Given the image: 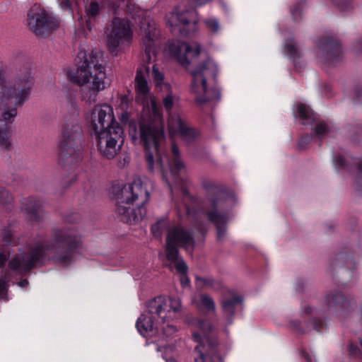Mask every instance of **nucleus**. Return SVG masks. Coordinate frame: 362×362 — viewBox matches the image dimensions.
Returning a JSON list of instances; mask_svg holds the SVG:
<instances>
[{
  "label": "nucleus",
  "instance_id": "obj_1",
  "mask_svg": "<svg viewBox=\"0 0 362 362\" xmlns=\"http://www.w3.org/2000/svg\"><path fill=\"white\" fill-rule=\"evenodd\" d=\"M81 245L80 237L71 228H53L51 240L42 236L36 237L25 247L17 252L4 249L0 252V267L8 262V271L0 274V298H5L8 283L13 275L23 276L38 263L47 259L61 266H68L75 260L76 250Z\"/></svg>",
  "mask_w": 362,
  "mask_h": 362
},
{
  "label": "nucleus",
  "instance_id": "obj_2",
  "mask_svg": "<svg viewBox=\"0 0 362 362\" xmlns=\"http://www.w3.org/2000/svg\"><path fill=\"white\" fill-rule=\"evenodd\" d=\"M33 87L30 72L28 70L11 73L0 67V147L11 146V127L8 124L17 116V109L29 98Z\"/></svg>",
  "mask_w": 362,
  "mask_h": 362
},
{
  "label": "nucleus",
  "instance_id": "obj_3",
  "mask_svg": "<svg viewBox=\"0 0 362 362\" xmlns=\"http://www.w3.org/2000/svg\"><path fill=\"white\" fill-rule=\"evenodd\" d=\"M87 122L94 132L101 154L107 159L113 158L120 151L124 138L123 129L115 120L112 107L95 105L88 113Z\"/></svg>",
  "mask_w": 362,
  "mask_h": 362
},
{
  "label": "nucleus",
  "instance_id": "obj_4",
  "mask_svg": "<svg viewBox=\"0 0 362 362\" xmlns=\"http://www.w3.org/2000/svg\"><path fill=\"white\" fill-rule=\"evenodd\" d=\"M150 113L155 119L159 121L158 123L141 122L138 127L134 124H131L129 134L135 144H143L146 151L148 168L153 170L155 165L158 168H163V167L162 153L164 151L165 137L163 125V115L161 114V118H159L152 112Z\"/></svg>",
  "mask_w": 362,
  "mask_h": 362
},
{
  "label": "nucleus",
  "instance_id": "obj_5",
  "mask_svg": "<svg viewBox=\"0 0 362 362\" xmlns=\"http://www.w3.org/2000/svg\"><path fill=\"white\" fill-rule=\"evenodd\" d=\"M115 195L116 213L123 222L136 223L143 219L146 214L144 204L149 199V192L141 179L116 187Z\"/></svg>",
  "mask_w": 362,
  "mask_h": 362
},
{
  "label": "nucleus",
  "instance_id": "obj_6",
  "mask_svg": "<svg viewBox=\"0 0 362 362\" xmlns=\"http://www.w3.org/2000/svg\"><path fill=\"white\" fill-rule=\"evenodd\" d=\"M78 57L83 59V62L76 70L68 71L70 79L97 92L105 89L110 81L107 78L102 54L91 52L86 54L85 52H80Z\"/></svg>",
  "mask_w": 362,
  "mask_h": 362
},
{
  "label": "nucleus",
  "instance_id": "obj_7",
  "mask_svg": "<svg viewBox=\"0 0 362 362\" xmlns=\"http://www.w3.org/2000/svg\"><path fill=\"white\" fill-rule=\"evenodd\" d=\"M181 311V303L178 298L158 296L147 304L146 310L136 321V328L144 336L153 333L159 329L158 319L162 323L173 320Z\"/></svg>",
  "mask_w": 362,
  "mask_h": 362
},
{
  "label": "nucleus",
  "instance_id": "obj_8",
  "mask_svg": "<svg viewBox=\"0 0 362 362\" xmlns=\"http://www.w3.org/2000/svg\"><path fill=\"white\" fill-rule=\"evenodd\" d=\"M72 116L66 118L62 127L58 141V157L61 163L72 162L79 151L82 128L77 119L75 102L70 101Z\"/></svg>",
  "mask_w": 362,
  "mask_h": 362
},
{
  "label": "nucleus",
  "instance_id": "obj_9",
  "mask_svg": "<svg viewBox=\"0 0 362 362\" xmlns=\"http://www.w3.org/2000/svg\"><path fill=\"white\" fill-rule=\"evenodd\" d=\"M216 73V64L211 59H208L192 71L189 90L197 104L203 105L219 100V91L212 88L209 83V78L215 76Z\"/></svg>",
  "mask_w": 362,
  "mask_h": 362
},
{
  "label": "nucleus",
  "instance_id": "obj_10",
  "mask_svg": "<svg viewBox=\"0 0 362 362\" xmlns=\"http://www.w3.org/2000/svg\"><path fill=\"white\" fill-rule=\"evenodd\" d=\"M214 331L212 323L206 320H198L194 325L193 339L198 344L195 347V362H219L218 342L210 335Z\"/></svg>",
  "mask_w": 362,
  "mask_h": 362
},
{
  "label": "nucleus",
  "instance_id": "obj_11",
  "mask_svg": "<svg viewBox=\"0 0 362 362\" xmlns=\"http://www.w3.org/2000/svg\"><path fill=\"white\" fill-rule=\"evenodd\" d=\"M194 245L192 234L187 229L176 226L168 231L166 238L167 258L172 262L181 275L186 274L187 267L185 261L178 255L177 246H182L191 252Z\"/></svg>",
  "mask_w": 362,
  "mask_h": 362
},
{
  "label": "nucleus",
  "instance_id": "obj_12",
  "mask_svg": "<svg viewBox=\"0 0 362 362\" xmlns=\"http://www.w3.org/2000/svg\"><path fill=\"white\" fill-rule=\"evenodd\" d=\"M132 37L130 22L126 18L116 17L106 30V44L109 50L116 54L131 43Z\"/></svg>",
  "mask_w": 362,
  "mask_h": 362
},
{
  "label": "nucleus",
  "instance_id": "obj_13",
  "mask_svg": "<svg viewBox=\"0 0 362 362\" xmlns=\"http://www.w3.org/2000/svg\"><path fill=\"white\" fill-rule=\"evenodd\" d=\"M149 74V69L142 67L137 70L134 79L136 100L143 105L144 109H147L148 112H152L155 116L161 118V110L158 107L154 96L150 91L147 81Z\"/></svg>",
  "mask_w": 362,
  "mask_h": 362
},
{
  "label": "nucleus",
  "instance_id": "obj_14",
  "mask_svg": "<svg viewBox=\"0 0 362 362\" xmlns=\"http://www.w3.org/2000/svg\"><path fill=\"white\" fill-rule=\"evenodd\" d=\"M172 153L173 158L171 162L169 161L165 155L162 153V156L163 158V168H160L163 171V178L168 184L171 192L180 189L182 194H186V189L182 185L180 186L181 179L173 173L172 169L173 165H174L175 168L179 171L185 168L183 163L179 158L180 152L178 147L175 144H173L172 145Z\"/></svg>",
  "mask_w": 362,
  "mask_h": 362
},
{
  "label": "nucleus",
  "instance_id": "obj_15",
  "mask_svg": "<svg viewBox=\"0 0 362 362\" xmlns=\"http://www.w3.org/2000/svg\"><path fill=\"white\" fill-rule=\"evenodd\" d=\"M159 32L156 28V23L150 17H145L140 23V35L144 46L146 62H154L156 57L155 44Z\"/></svg>",
  "mask_w": 362,
  "mask_h": 362
},
{
  "label": "nucleus",
  "instance_id": "obj_16",
  "mask_svg": "<svg viewBox=\"0 0 362 362\" xmlns=\"http://www.w3.org/2000/svg\"><path fill=\"white\" fill-rule=\"evenodd\" d=\"M28 25L30 30L37 35L45 36L50 30L57 27L47 12L38 6H33L28 15Z\"/></svg>",
  "mask_w": 362,
  "mask_h": 362
},
{
  "label": "nucleus",
  "instance_id": "obj_17",
  "mask_svg": "<svg viewBox=\"0 0 362 362\" xmlns=\"http://www.w3.org/2000/svg\"><path fill=\"white\" fill-rule=\"evenodd\" d=\"M169 52L181 64L187 66L193 58L197 57L200 52L201 47L197 42L189 45L185 42H173L169 46Z\"/></svg>",
  "mask_w": 362,
  "mask_h": 362
},
{
  "label": "nucleus",
  "instance_id": "obj_18",
  "mask_svg": "<svg viewBox=\"0 0 362 362\" xmlns=\"http://www.w3.org/2000/svg\"><path fill=\"white\" fill-rule=\"evenodd\" d=\"M167 24L175 30L180 25H186L191 23H196L198 21L197 13L194 9H185L175 7L165 16Z\"/></svg>",
  "mask_w": 362,
  "mask_h": 362
},
{
  "label": "nucleus",
  "instance_id": "obj_19",
  "mask_svg": "<svg viewBox=\"0 0 362 362\" xmlns=\"http://www.w3.org/2000/svg\"><path fill=\"white\" fill-rule=\"evenodd\" d=\"M342 53L339 42L332 37H324L317 44V57L320 62L327 63L339 57Z\"/></svg>",
  "mask_w": 362,
  "mask_h": 362
},
{
  "label": "nucleus",
  "instance_id": "obj_20",
  "mask_svg": "<svg viewBox=\"0 0 362 362\" xmlns=\"http://www.w3.org/2000/svg\"><path fill=\"white\" fill-rule=\"evenodd\" d=\"M168 124L171 134L179 135L184 139L190 140L198 135L194 129L187 127L178 114L170 113Z\"/></svg>",
  "mask_w": 362,
  "mask_h": 362
},
{
  "label": "nucleus",
  "instance_id": "obj_21",
  "mask_svg": "<svg viewBox=\"0 0 362 362\" xmlns=\"http://www.w3.org/2000/svg\"><path fill=\"white\" fill-rule=\"evenodd\" d=\"M327 305L330 308H334L339 315H344L355 308L354 300L346 298L340 293L329 294L326 297Z\"/></svg>",
  "mask_w": 362,
  "mask_h": 362
},
{
  "label": "nucleus",
  "instance_id": "obj_22",
  "mask_svg": "<svg viewBox=\"0 0 362 362\" xmlns=\"http://www.w3.org/2000/svg\"><path fill=\"white\" fill-rule=\"evenodd\" d=\"M23 207L31 222L39 221L44 217L42 202L34 198H28L23 202Z\"/></svg>",
  "mask_w": 362,
  "mask_h": 362
},
{
  "label": "nucleus",
  "instance_id": "obj_23",
  "mask_svg": "<svg viewBox=\"0 0 362 362\" xmlns=\"http://www.w3.org/2000/svg\"><path fill=\"white\" fill-rule=\"evenodd\" d=\"M162 93L163 105L166 112L170 115L172 113L173 109L177 105L180 97L173 91L169 83H163V87L160 90Z\"/></svg>",
  "mask_w": 362,
  "mask_h": 362
},
{
  "label": "nucleus",
  "instance_id": "obj_24",
  "mask_svg": "<svg viewBox=\"0 0 362 362\" xmlns=\"http://www.w3.org/2000/svg\"><path fill=\"white\" fill-rule=\"evenodd\" d=\"M243 298L236 294H232L230 298H225L221 301V309L227 317L228 324L232 322L231 317L235 315L237 308L241 305Z\"/></svg>",
  "mask_w": 362,
  "mask_h": 362
},
{
  "label": "nucleus",
  "instance_id": "obj_25",
  "mask_svg": "<svg viewBox=\"0 0 362 362\" xmlns=\"http://www.w3.org/2000/svg\"><path fill=\"white\" fill-rule=\"evenodd\" d=\"M104 6L102 2L97 0H87L85 6V18L89 30H91L90 24L95 21L103 13Z\"/></svg>",
  "mask_w": 362,
  "mask_h": 362
},
{
  "label": "nucleus",
  "instance_id": "obj_26",
  "mask_svg": "<svg viewBox=\"0 0 362 362\" xmlns=\"http://www.w3.org/2000/svg\"><path fill=\"white\" fill-rule=\"evenodd\" d=\"M193 303L199 310L206 314L214 313L216 310L214 300L207 294L197 295L193 299Z\"/></svg>",
  "mask_w": 362,
  "mask_h": 362
},
{
  "label": "nucleus",
  "instance_id": "obj_27",
  "mask_svg": "<svg viewBox=\"0 0 362 362\" xmlns=\"http://www.w3.org/2000/svg\"><path fill=\"white\" fill-rule=\"evenodd\" d=\"M209 219L213 222L217 228V236L219 240L224 238L226 235V228L224 225L227 221V217L225 215L218 213L216 211H211L208 213Z\"/></svg>",
  "mask_w": 362,
  "mask_h": 362
},
{
  "label": "nucleus",
  "instance_id": "obj_28",
  "mask_svg": "<svg viewBox=\"0 0 362 362\" xmlns=\"http://www.w3.org/2000/svg\"><path fill=\"white\" fill-rule=\"evenodd\" d=\"M295 114L296 117H300L304 120V124H310V122L314 119L313 113L311 110H310L308 106L303 103L296 105Z\"/></svg>",
  "mask_w": 362,
  "mask_h": 362
},
{
  "label": "nucleus",
  "instance_id": "obj_29",
  "mask_svg": "<svg viewBox=\"0 0 362 362\" xmlns=\"http://www.w3.org/2000/svg\"><path fill=\"white\" fill-rule=\"evenodd\" d=\"M197 284L202 288H211L218 291L222 288V284L211 277H197Z\"/></svg>",
  "mask_w": 362,
  "mask_h": 362
},
{
  "label": "nucleus",
  "instance_id": "obj_30",
  "mask_svg": "<svg viewBox=\"0 0 362 362\" xmlns=\"http://www.w3.org/2000/svg\"><path fill=\"white\" fill-rule=\"evenodd\" d=\"M1 236L3 241L8 245L14 246L18 243L15 231L10 227L2 230Z\"/></svg>",
  "mask_w": 362,
  "mask_h": 362
},
{
  "label": "nucleus",
  "instance_id": "obj_31",
  "mask_svg": "<svg viewBox=\"0 0 362 362\" xmlns=\"http://www.w3.org/2000/svg\"><path fill=\"white\" fill-rule=\"evenodd\" d=\"M150 75L151 76L153 80L154 81L156 87L159 88L160 90H161V87H163V83H166L163 81V73L159 70L156 64H153L151 72H149L148 76Z\"/></svg>",
  "mask_w": 362,
  "mask_h": 362
},
{
  "label": "nucleus",
  "instance_id": "obj_32",
  "mask_svg": "<svg viewBox=\"0 0 362 362\" xmlns=\"http://www.w3.org/2000/svg\"><path fill=\"white\" fill-rule=\"evenodd\" d=\"M168 223L165 218L158 221L151 227V230L155 237L160 238L163 230L167 226Z\"/></svg>",
  "mask_w": 362,
  "mask_h": 362
},
{
  "label": "nucleus",
  "instance_id": "obj_33",
  "mask_svg": "<svg viewBox=\"0 0 362 362\" xmlns=\"http://www.w3.org/2000/svg\"><path fill=\"white\" fill-rule=\"evenodd\" d=\"M284 52L291 58H294L296 56H298V48L295 46L293 42H288L285 44Z\"/></svg>",
  "mask_w": 362,
  "mask_h": 362
},
{
  "label": "nucleus",
  "instance_id": "obj_34",
  "mask_svg": "<svg viewBox=\"0 0 362 362\" xmlns=\"http://www.w3.org/2000/svg\"><path fill=\"white\" fill-rule=\"evenodd\" d=\"M13 200L12 196L4 187H0V204H10Z\"/></svg>",
  "mask_w": 362,
  "mask_h": 362
},
{
  "label": "nucleus",
  "instance_id": "obj_35",
  "mask_svg": "<svg viewBox=\"0 0 362 362\" xmlns=\"http://www.w3.org/2000/svg\"><path fill=\"white\" fill-rule=\"evenodd\" d=\"M315 132L319 137H323L329 132V127L325 123L320 122L315 128Z\"/></svg>",
  "mask_w": 362,
  "mask_h": 362
},
{
  "label": "nucleus",
  "instance_id": "obj_36",
  "mask_svg": "<svg viewBox=\"0 0 362 362\" xmlns=\"http://www.w3.org/2000/svg\"><path fill=\"white\" fill-rule=\"evenodd\" d=\"M205 24L207 28L213 33H216L219 30L218 21L215 18H209L205 21Z\"/></svg>",
  "mask_w": 362,
  "mask_h": 362
},
{
  "label": "nucleus",
  "instance_id": "obj_37",
  "mask_svg": "<svg viewBox=\"0 0 362 362\" xmlns=\"http://www.w3.org/2000/svg\"><path fill=\"white\" fill-rule=\"evenodd\" d=\"M160 329H162L163 334L167 337H172L177 332L176 327L172 324H167L160 327Z\"/></svg>",
  "mask_w": 362,
  "mask_h": 362
},
{
  "label": "nucleus",
  "instance_id": "obj_38",
  "mask_svg": "<svg viewBox=\"0 0 362 362\" xmlns=\"http://www.w3.org/2000/svg\"><path fill=\"white\" fill-rule=\"evenodd\" d=\"M172 349L171 347L170 346H163V347H158L157 348V351L158 352H161V353H163L164 354H163V358H165V360L166 361V362H177L174 359H172V358H166V353L169 351H171Z\"/></svg>",
  "mask_w": 362,
  "mask_h": 362
},
{
  "label": "nucleus",
  "instance_id": "obj_39",
  "mask_svg": "<svg viewBox=\"0 0 362 362\" xmlns=\"http://www.w3.org/2000/svg\"><path fill=\"white\" fill-rule=\"evenodd\" d=\"M349 351L350 354L353 356H358L361 354L360 349L354 344H350L349 346Z\"/></svg>",
  "mask_w": 362,
  "mask_h": 362
},
{
  "label": "nucleus",
  "instance_id": "obj_40",
  "mask_svg": "<svg viewBox=\"0 0 362 362\" xmlns=\"http://www.w3.org/2000/svg\"><path fill=\"white\" fill-rule=\"evenodd\" d=\"M356 183L362 189V163L358 166V174L356 178Z\"/></svg>",
  "mask_w": 362,
  "mask_h": 362
},
{
  "label": "nucleus",
  "instance_id": "obj_41",
  "mask_svg": "<svg viewBox=\"0 0 362 362\" xmlns=\"http://www.w3.org/2000/svg\"><path fill=\"white\" fill-rule=\"evenodd\" d=\"M334 162L336 165H338L339 166H344V158L342 156H337L334 158Z\"/></svg>",
  "mask_w": 362,
  "mask_h": 362
},
{
  "label": "nucleus",
  "instance_id": "obj_42",
  "mask_svg": "<svg viewBox=\"0 0 362 362\" xmlns=\"http://www.w3.org/2000/svg\"><path fill=\"white\" fill-rule=\"evenodd\" d=\"M180 282L183 287H186L189 284V280L186 276V274L181 275L180 276Z\"/></svg>",
  "mask_w": 362,
  "mask_h": 362
},
{
  "label": "nucleus",
  "instance_id": "obj_43",
  "mask_svg": "<svg viewBox=\"0 0 362 362\" xmlns=\"http://www.w3.org/2000/svg\"><path fill=\"white\" fill-rule=\"evenodd\" d=\"M356 51L358 52H362V40L358 41L355 45Z\"/></svg>",
  "mask_w": 362,
  "mask_h": 362
},
{
  "label": "nucleus",
  "instance_id": "obj_44",
  "mask_svg": "<svg viewBox=\"0 0 362 362\" xmlns=\"http://www.w3.org/2000/svg\"><path fill=\"white\" fill-rule=\"evenodd\" d=\"M310 140L311 137L310 136H304L300 139L299 145L303 146L304 143L309 142Z\"/></svg>",
  "mask_w": 362,
  "mask_h": 362
},
{
  "label": "nucleus",
  "instance_id": "obj_45",
  "mask_svg": "<svg viewBox=\"0 0 362 362\" xmlns=\"http://www.w3.org/2000/svg\"><path fill=\"white\" fill-rule=\"evenodd\" d=\"M28 284V281L26 279H24L20 282L18 283V285L21 287H25Z\"/></svg>",
  "mask_w": 362,
  "mask_h": 362
},
{
  "label": "nucleus",
  "instance_id": "obj_46",
  "mask_svg": "<svg viewBox=\"0 0 362 362\" xmlns=\"http://www.w3.org/2000/svg\"><path fill=\"white\" fill-rule=\"evenodd\" d=\"M63 1H64L63 3V6H62V8H69V6H70V4H69V1L68 0H63Z\"/></svg>",
  "mask_w": 362,
  "mask_h": 362
},
{
  "label": "nucleus",
  "instance_id": "obj_47",
  "mask_svg": "<svg viewBox=\"0 0 362 362\" xmlns=\"http://www.w3.org/2000/svg\"><path fill=\"white\" fill-rule=\"evenodd\" d=\"M211 205L212 207L216 208L218 205V200L216 199H214L211 201Z\"/></svg>",
  "mask_w": 362,
  "mask_h": 362
},
{
  "label": "nucleus",
  "instance_id": "obj_48",
  "mask_svg": "<svg viewBox=\"0 0 362 362\" xmlns=\"http://www.w3.org/2000/svg\"><path fill=\"white\" fill-rule=\"evenodd\" d=\"M195 2H197L198 4L202 5L204 4L210 0H194Z\"/></svg>",
  "mask_w": 362,
  "mask_h": 362
},
{
  "label": "nucleus",
  "instance_id": "obj_49",
  "mask_svg": "<svg viewBox=\"0 0 362 362\" xmlns=\"http://www.w3.org/2000/svg\"><path fill=\"white\" fill-rule=\"evenodd\" d=\"M296 12H297L296 11H292V15L293 16H295Z\"/></svg>",
  "mask_w": 362,
  "mask_h": 362
},
{
  "label": "nucleus",
  "instance_id": "obj_50",
  "mask_svg": "<svg viewBox=\"0 0 362 362\" xmlns=\"http://www.w3.org/2000/svg\"><path fill=\"white\" fill-rule=\"evenodd\" d=\"M361 346H362V339L361 340Z\"/></svg>",
  "mask_w": 362,
  "mask_h": 362
}]
</instances>
